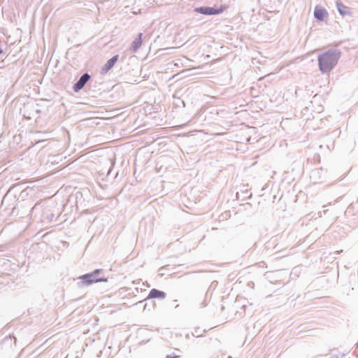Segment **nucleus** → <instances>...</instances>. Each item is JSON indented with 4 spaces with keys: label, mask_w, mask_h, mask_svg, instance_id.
I'll list each match as a JSON object with an SVG mask.
<instances>
[{
    "label": "nucleus",
    "mask_w": 358,
    "mask_h": 358,
    "mask_svg": "<svg viewBox=\"0 0 358 358\" xmlns=\"http://www.w3.org/2000/svg\"><path fill=\"white\" fill-rule=\"evenodd\" d=\"M341 52L338 49H329L317 57L318 66L322 73H329L337 64Z\"/></svg>",
    "instance_id": "obj_1"
},
{
    "label": "nucleus",
    "mask_w": 358,
    "mask_h": 358,
    "mask_svg": "<svg viewBox=\"0 0 358 358\" xmlns=\"http://www.w3.org/2000/svg\"><path fill=\"white\" fill-rule=\"evenodd\" d=\"M102 273V269L96 268L92 272L83 274L78 277L80 281L78 284L81 287L91 285L100 282H108V278L104 277Z\"/></svg>",
    "instance_id": "obj_2"
},
{
    "label": "nucleus",
    "mask_w": 358,
    "mask_h": 358,
    "mask_svg": "<svg viewBox=\"0 0 358 358\" xmlns=\"http://www.w3.org/2000/svg\"><path fill=\"white\" fill-rule=\"evenodd\" d=\"M225 8V6L222 5L220 7L200 6L195 8L194 11L205 15H212L222 13Z\"/></svg>",
    "instance_id": "obj_3"
},
{
    "label": "nucleus",
    "mask_w": 358,
    "mask_h": 358,
    "mask_svg": "<svg viewBox=\"0 0 358 358\" xmlns=\"http://www.w3.org/2000/svg\"><path fill=\"white\" fill-rule=\"evenodd\" d=\"M90 78L91 76L88 73H83L73 85V90L75 92L80 91L90 80Z\"/></svg>",
    "instance_id": "obj_4"
},
{
    "label": "nucleus",
    "mask_w": 358,
    "mask_h": 358,
    "mask_svg": "<svg viewBox=\"0 0 358 358\" xmlns=\"http://www.w3.org/2000/svg\"><path fill=\"white\" fill-rule=\"evenodd\" d=\"M119 55H113L110 59H109L106 63L103 65V66L101 69V73L102 75L106 74L113 67L115 66L117 60L119 59Z\"/></svg>",
    "instance_id": "obj_5"
},
{
    "label": "nucleus",
    "mask_w": 358,
    "mask_h": 358,
    "mask_svg": "<svg viewBox=\"0 0 358 358\" xmlns=\"http://www.w3.org/2000/svg\"><path fill=\"white\" fill-rule=\"evenodd\" d=\"M166 296V292L164 291L153 288L152 289L147 297L145 299L144 301H148L150 299H164Z\"/></svg>",
    "instance_id": "obj_6"
},
{
    "label": "nucleus",
    "mask_w": 358,
    "mask_h": 358,
    "mask_svg": "<svg viewBox=\"0 0 358 358\" xmlns=\"http://www.w3.org/2000/svg\"><path fill=\"white\" fill-rule=\"evenodd\" d=\"M327 16L328 12L324 8L318 5L315 7L314 17L317 22H322Z\"/></svg>",
    "instance_id": "obj_7"
},
{
    "label": "nucleus",
    "mask_w": 358,
    "mask_h": 358,
    "mask_svg": "<svg viewBox=\"0 0 358 358\" xmlns=\"http://www.w3.org/2000/svg\"><path fill=\"white\" fill-rule=\"evenodd\" d=\"M142 36H143V34L139 33V34H138V35L135 38V39L132 41L130 48H129V50L131 53L136 52L138 50V49L140 48V47L141 46L142 42H143Z\"/></svg>",
    "instance_id": "obj_8"
},
{
    "label": "nucleus",
    "mask_w": 358,
    "mask_h": 358,
    "mask_svg": "<svg viewBox=\"0 0 358 358\" xmlns=\"http://www.w3.org/2000/svg\"><path fill=\"white\" fill-rule=\"evenodd\" d=\"M13 340H14V343L16 342V338L12 335L5 336L1 341V348L4 349L11 348L13 346Z\"/></svg>",
    "instance_id": "obj_9"
},
{
    "label": "nucleus",
    "mask_w": 358,
    "mask_h": 358,
    "mask_svg": "<svg viewBox=\"0 0 358 358\" xmlns=\"http://www.w3.org/2000/svg\"><path fill=\"white\" fill-rule=\"evenodd\" d=\"M336 7L339 14L342 16L352 15L350 8L343 4L341 2H336Z\"/></svg>",
    "instance_id": "obj_10"
},
{
    "label": "nucleus",
    "mask_w": 358,
    "mask_h": 358,
    "mask_svg": "<svg viewBox=\"0 0 358 358\" xmlns=\"http://www.w3.org/2000/svg\"><path fill=\"white\" fill-rule=\"evenodd\" d=\"M42 217L43 220L47 222H52L54 220H56L54 213L48 209L43 211Z\"/></svg>",
    "instance_id": "obj_11"
},
{
    "label": "nucleus",
    "mask_w": 358,
    "mask_h": 358,
    "mask_svg": "<svg viewBox=\"0 0 358 358\" xmlns=\"http://www.w3.org/2000/svg\"><path fill=\"white\" fill-rule=\"evenodd\" d=\"M174 104L176 105V106L177 107H180V106H182L183 108L185 107V103L183 100H182L180 98L178 97V98H175V101H174Z\"/></svg>",
    "instance_id": "obj_12"
},
{
    "label": "nucleus",
    "mask_w": 358,
    "mask_h": 358,
    "mask_svg": "<svg viewBox=\"0 0 358 358\" xmlns=\"http://www.w3.org/2000/svg\"><path fill=\"white\" fill-rule=\"evenodd\" d=\"M178 357L175 355H166V358H177Z\"/></svg>",
    "instance_id": "obj_13"
},
{
    "label": "nucleus",
    "mask_w": 358,
    "mask_h": 358,
    "mask_svg": "<svg viewBox=\"0 0 358 358\" xmlns=\"http://www.w3.org/2000/svg\"><path fill=\"white\" fill-rule=\"evenodd\" d=\"M148 306V304L147 303H145V305H144V310L147 308Z\"/></svg>",
    "instance_id": "obj_14"
},
{
    "label": "nucleus",
    "mask_w": 358,
    "mask_h": 358,
    "mask_svg": "<svg viewBox=\"0 0 358 358\" xmlns=\"http://www.w3.org/2000/svg\"><path fill=\"white\" fill-rule=\"evenodd\" d=\"M202 304H203V307L206 306V302H205V301H203V302L202 303Z\"/></svg>",
    "instance_id": "obj_15"
},
{
    "label": "nucleus",
    "mask_w": 358,
    "mask_h": 358,
    "mask_svg": "<svg viewBox=\"0 0 358 358\" xmlns=\"http://www.w3.org/2000/svg\"><path fill=\"white\" fill-rule=\"evenodd\" d=\"M154 306H155V302H152V306H151V307H152V308H153V307H154Z\"/></svg>",
    "instance_id": "obj_16"
},
{
    "label": "nucleus",
    "mask_w": 358,
    "mask_h": 358,
    "mask_svg": "<svg viewBox=\"0 0 358 358\" xmlns=\"http://www.w3.org/2000/svg\"><path fill=\"white\" fill-rule=\"evenodd\" d=\"M110 170H109V171H108V173H107V176H108V175L110 174Z\"/></svg>",
    "instance_id": "obj_17"
}]
</instances>
